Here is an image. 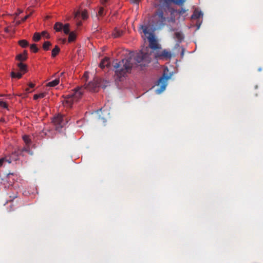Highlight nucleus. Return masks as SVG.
<instances>
[{"label": "nucleus", "mask_w": 263, "mask_h": 263, "mask_svg": "<svg viewBox=\"0 0 263 263\" xmlns=\"http://www.w3.org/2000/svg\"><path fill=\"white\" fill-rule=\"evenodd\" d=\"M11 76L13 78H17V79H20L22 77V74L20 72H15L14 71H12L11 73Z\"/></svg>", "instance_id": "obj_23"}, {"label": "nucleus", "mask_w": 263, "mask_h": 263, "mask_svg": "<svg viewBox=\"0 0 263 263\" xmlns=\"http://www.w3.org/2000/svg\"><path fill=\"white\" fill-rule=\"evenodd\" d=\"M20 13H21V11L18 12V13L20 14Z\"/></svg>", "instance_id": "obj_48"}, {"label": "nucleus", "mask_w": 263, "mask_h": 263, "mask_svg": "<svg viewBox=\"0 0 263 263\" xmlns=\"http://www.w3.org/2000/svg\"><path fill=\"white\" fill-rule=\"evenodd\" d=\"M18 44L23 48H25L29 45L28 42L25 40H20Z\"/></svg>", "instance_id": "obj_18"}, {"label": "nucleus", "mask_w": 263, "mask_h": 263, "mask_svg": "<svg viewBox=\"0 0 263 263\" xmlns=\"http://www.w3.org/2000/svg\"><path fill=\"white\" fill-rule=\"evenodd\" d=\"M135 61L139 64L141 67H145L149 64L152 60L151 54L148 53H144L140 51L133 55Z\"/></svg>", "instance_id": "obj_4"}, {"label": "nucleus", "mask_w": 263, "mask_h": 263, "mask_svg": "<svg viewBox=\"0 0 263 263\" xmlns=\"http://www.w3.org/2000/svg\"><path fill=\"white\" fill-rule=\"evenodd\" d=\"M81 16L83 20H86L88 17L87 12L86 10H84L81 13Z\"/></svg>", "instance_id": "obj_30"}, {"label": "nucleus", "mask_w": 263, "mask_h": 263, "mask_svg": "<svg viewBox=\"0 0 263 263\" xmlns=\"http://www.w3.org/2000/svg\"><path fill=\"white\" fill-rule=\"evenodd\" d=\"M132 57L126 59H123L119 62L114 63V67L116 74L119 78L124 77L127 72L133 67Z\"/></svg>", "instance_id": "obj_3"}, {"label": "nucleus", "mask_w": 263, "mask_h": 263, "mask_svg": "<svg viewBox=\"0 0 263 263\" xmlns=\"http://www.w3.org/2000/svg\"><path fill=\"white\" fill-rule=\"evenodd\" d=\"M63 25L62 23L57 22L54 26V29L56 30V31H61L63 29Z\"/></svg>", "instance_id": "obj_16"}, {"label": "nucleus", "mask_w": 263, "mask_h": 263, "mask_svg": "<svg viewBox=\"0 0 263 263\" xmlns=\"http://www.w3.org/2000/svg\"><path fill=\"white\" fill-rule=\"evenodd\" d=\"M80 15V12H77V13H76L74 14V18H77V17H78L79 15Z\"/></svg>", "instance_id": "obj_38"}, {"label": "nucleus", "mask_w": 263, "mask_h": 263, "mask_svg": "<svg viewBox=\"0 0 263 263\" xmlns=\"http://www.w3.org/2000/svg\"><path fill=\"white\" fill-rule=\"evenodd\" d=\"M69 37H68V42H71L75 40L76 38V35L75 33L73 32H70L69 34Z\"/></svg>", "instance_id": "obj_19"}, {"label": "nucleus", "mask_w": 263, "mask_h": 263, "mask_svg": "<svg viewBox=\"0 0 263 263\" xmlns=\"http://www.w3.org/2000/svg\"><path fill=\"white\" fill-rule=\"evenodd\" d=\"M18 150L20 152V154L23 156V152H30L29 145H27V146L25 147L22 149H18Z\"/></svg>", "instance_id": "obj_26"}, {"label": "nucleus", "mask_w": 263, "mask_h": 263, "mask_svg": "<svg viewBox=\"0 0 263 263\" xmlns=\"http://www.w3.org/2000/svg\"><path fill=\"white\" fill-rule=\"evenodd\" d=\"M175 37L179 43H181L184 38L183 35L181 32H175Z\"/></svg>", "instance_id": "obj_13"}, {"label": "nucleus", "mask_w": 263, "mask_h": 263, "mask_svg": "<svg viewBox=\"0 0 263 263\" xmlns=\"http://www.w3.org/2000/svg\"><path fill=\"white\" fill-rule=\"evenodd\" d=\"M30 49L32 52H33L34 53L37 52L39 50V49H38L36 45L35 44H33L30 45Z\"/></svg>", "instance_id": "obj_28"}, {"label": "nucleus", "mask_w": 263, "mask_h": 263, "mask_svg": "<svg viewBox=\"0 0 263 263\" xmlns=\"http://www.w3.org/2000/svg\"><path fill=\"white\" fill-rule=\"evenodd\" d=\"M46 95V92H42L40 93L39 94H35L33 96V99L34 100H37L39 98H44Z\"/></svg>", "instance_id": "obj_21"}, {"label": "nucleus", "mask_w": 263, "mask_h": 263, "mask_svg": "<svg viewBox=\"0 0 263 263\" xmlns=\"http://www.w3.org/2000/svg\"><path fill=\"white\" fill-rule=\"evenodd\" d=\"M186 10L185 9L181 8L180 9H179L177 11V12L179 15H183L184 13L186 12Z\"/></svg>", "instance_id": "obj_31"}, {"label": "nucleus", "mask_w": 263, "mask_h": 263, "mask_svg": "<svg viewBox=\"0 0 263 263\" xmlns=\"http://www.w3.org/2000/svg\"><path fill=\"white\" fill-rule=\"evenodd\" d=\"M3 179L0 177V184H3Z\"/></svg>", "instance_id": "obj_43"}, {"label": "nucleus", "mask_w": 263, "mask_h": 263, "mask_svg": "<svg viewBox=\"0 0 263 263\" xmlns=\"http://www.w3.org/2000/svg\"><path fill=\"white\" fill-rule=\"evenodd\" d=\"M3 159H5V162H7L8 163H10L12 161H13L9 156L4 157Z\"/></svg>", "instance_id": "obj_32"}, {"label": "nucleus", "mask_w": 263, "mask_h": 263, "mask_svg": "<svg viewBox=\"0 0 263 263\" xmlns=\"http://www.w3.org/2000/svg\"><path fill=\"white\" fill-rule=\"evenodd\" d=\"M123 33V32L122 30L116 28L112 33V35L114 36V37L117 38L122 36Z\"/></svg>", "instance_id": "obj_11"}, {"label": "nucleus", "mask_w": 263, "mask_h": 263, "mask_svg": "<svg viewBox=\"0 0 263 263\" xmlns=\"http://www.w3.org/2000/svg\"><path fill=\"white\" fill-rule=\"evenodd\" d=\"M63 29L64 32L66 34H68L70 33L69 24H66L64 26H63Z\"/></svg>", "instance_id": "obj_24"}, {"label": "nucleus", "mask_w": 263, "mask_h": 263, "mask_svg": "<svg viewBox=\"0 0 263 263\" xmlns=\"http://www.w3.org/2000/svg\"><path fill=\"white\" fill-rule=\"evenodd\" d=\"M60 83V79L59 78L55 79L53 81H52L47 84V86L48 87H54L58 85Z\"/></svg>", "instance_id": "obj_14"}, {"label": "nucleus", "mask_w": 263, "mask_h": 263, "mask_svg": "<svg viewBox=\"0 0 263 263\" xmlns=\"http://www.w3.org/2000/svg\"><path fill=\"white\" fill-rule=\"evenodd\" d=\"M77 25H78V26H80V25H81V22H78V23H77Z\"/></svg>", "instance_id": "obj_46"}, {"label": "nucleus", "mask_w": 263, "mask_h": 263, "mask_svg": "<svg viewBox=\"0 0 263 263\" xmlns=\"http://www.w3.org/2000/svg\"><path fill=\"white\" fill-rule=\"evenodd\" d=\"M108 1V0H102V4H105V3H107Z\"/></svg>", "instance_id": "obj_41"}, {"label": "nucleus", "mask_w": 263, "mask_h": 263, "mask_svg": "<svg viewBox=\"0 0 263 263\" xmlns=\"http://www.w3.org/2000/svg\"><path fill=\"white\" fill-rule=\"evenodd\" d=\"M29 87L30 88H33V87H34V84H33V83H29Z\"/></svg>", "instance_id": "obj_39"}, {"label": "nucleus", "mask_w": 263, "mask_h": 263, "mask_svg": "<svg viewBox=\"0 0 263 263\" xmlns=\"http://www.w3.org/2000/svg\"><path fill=\"white\" fill-rule=\"evenodd\" d=\"M140 0H130V2L133 4L138 5Z\"/></svg>", "instance_id": "obj_34"}, {"label": "nucleus", "mask_w": 263, "mask_h": 263, "mask_svg": "<svg viewBox=\"0 0 263 263\" xmlns=\"http://www.w3.org/2000/svg\"><path fill=\"white\" fill-rule=\"evenodd\" d=\"M169 79V77L165 76V74L163 75L157 81V85L159 87L155 90L157 94H160L166 88L167 85V81Z\"/></svg>", "instance_id": "obj_6"}, {"label": "nucleus", "mask_w": 263, "mask_h": 263, "mask_svg": "<svg viewBox=\"0 0 263 263\" xmlns=\"http://www.w3.org/2000/svg\"><path fill=\"white\" fill-rule=\"evenodd\" d=\"M17 66L19 68L20 70L24 72H26L27 71V65L20 62L17 64Z\"/></svg>", "instance_id": "obj_15"}, {"label": "nucleus", "mask_w": 263, "mask_h": 263, "mask_svg": "<svg viewBox=\"0 0 263 263\" xmlns=\"http://www.w3.org/2000/svg\"><path fill=\"white\" fill-rule=\"evenodd\" d=\"M186 1V0H185V2Z\"/></svg>", "instance_id": "obj_50"}, {"label": "nucleus", "mask_w": 263, "mask_h": 263, "mask_svg": "<svg viewBox=\"0 0 263 263\" xmlns=\"http://www.w3.org/2000/svg\"><path fill=\"white\" fill-rule=\"evenodd\" d=\"M100 86L99 80L94 79L86 85L85 87H78L72 90L68 95H65L63 103L67 107H71L74 102L78 101L82 96L84 89H87L90 91H95Z\"/></svg>", "instance_id": "obj_2"}, {"label": "nucleus", "mask_w": 263, "mask_h": 263, "mask_svg": "<svg viewBox=\"0 0 263 263\" xmlns=\"http://www.w3.org/2000/svg\"><path fill=\"white\" fill-rule=\"evenodd\" d=\"M20 13H21V11L18 12V13L20 14Z\"/></svg>", "instance_id": "obj_49"}, {"label": "nucleus", "mask_w": 263, "mask_h": 263, "mask_svg": "<svg viewBox=\"0 0 263 263\" xmlns=\"http://www.w3.org/2000/svg\"><path fill=\"white\" fill-rule=\"evenodd\" d=\"M51 45V44L49 41H46L44 43L43 45V48L44 50L47 51L49 49L50 46Z\"/></svg>", "instance_id": "obj_20"}, {"label": "nucleus", "mask_w": 263, "mask_h": 263, "mask_svg": "<svg viewBox=\"0 0 263 263\" xmlns=\"http://www.w3.org/2000/svg\"><path fill=\"white\" fill-rule=\"evenodd\" d=\"M5 162V159L1 158L0 159V167L3 165V163Z\"/></svg>", "instance_id": "obj_37"}, {"label": "nucleus", "mask_w": 263, "mask_h": 263, "mask_svg": "<svg viewBox=\"0 0 263 263\" xmlns=\"http://www.w3.org/2000/svg\"><path fill=\"white\" fill-rule=\"evenodd\" d=\"M22 54H24V55H26L27 57V52L26 50H24Z\"/></svg>", "instance_id": "obj_42"}, {"label": "nucleus", "mask_w": 263, "mask_h": 263, "mask_svg": "<svg viewBox=\"0 0 263 263\" xmlns=\"http://www.w3.org/2000/svg\"><path fill=\"white\" fill-rule=\"evenodd\" d=\"M159 57L164 58L167 59H170L172 58V55L170 51L166 49H164L161 52V54L159 55Z\"/></svg>", "instance_id": "obj_8"}, {"label": "nucleus", "mask_w": 263, "mask_h": 263, "mask_svg": "<svg viewBox=\"0 0 263 263\" xmlns=\"http://www.w3.org/2000/svg\"><path fill=\"white\" fill-rule=\"evenodd\" d=\"M20 155H22L20 154V152L18 150V149L16 151H14L13 152L9 157L13 160V161H16L18 159V157Z\"/></svg>", "instance_id": "obj_10"}, {"label": "nucleus", "mask_w": 263, "mask_h": 263, "mask_svg": "<svg viewBox=\"0 0 263 263\" xmlns=\"http://www.w3.org/2000/svg\"><path fill=\"white\" fill-rule=\"evenodd\" d=\"M30 155H33V152H31L30 150V152H28Z\"/></svg>", "instance_id": "obj_45"}, {"label": "nucleus", "mask_w": 263, "mask_h": 263, "mask_svg": "<svg viewBox=\"0 0 263 263\" xmlns=\"http://www.w3.org/2000/svg\"><path fill=\"white\" fill-rule=\"evenodd\" d=\"M30 14H28V15H27L26 16H25L24 17H23L22 18V21L23 22L25 21L30 16Z\"/></svg>", "instance_id": "obj_36"}, {"label": "nucleus", "mask_w": 263, "mask_h": 263, "mask_svg": "<svg viewBox=\"0 0 263 263\" xmlns=\"http://www.w3.org/2000/svg\"><path fill=\"white\" fill-rule=\"evenodd\" d=\"M185 3V0H159V5L157 11L152 17V25L155 29H160L166 24L168 19L166 15L167 13L173 14L176 10L171 7L172 3L182 6Z\"/></svg>", "instance_id": "obj_1"}, {"label": "nucleus", "mask_w": 263, "mask_h": 263, "mask_svg": "<svg viewBox=\"0 0 263 263\" xmlns=\"http://www.w3.org/2000/svg\"><path fill=\"white\" fill-rule=\"evenodd\" d=\"M60 50V48L58 46H55V47L52 50L51 56L55 57L59 53Z\"/></svg>", "instance_id": "obj_17"}, {"label": "nucleus", "mask_w": 263, "mask_h": 263, "mask_svg": "<svg viewBox=\"0 0 263 263\" xmlns=\"http://www.w3.org/2000/svg\"><path fill=\"white\" fill-rule=\"evenodd\" d=\"M63 74H64V72H62V73H61V74H60V76H63Z\"/></svg>", "instance_id": "obj_47"}, {"label": "nucleus", "mask_w": 263, "mask_h": 263, "mask_svg": "<svg viewBox=\"0 0 263 263\" xmlns=\"http://www.w3.org/2000/svg\"><path fill=\"white\" fill-rule=\"evenodd\" d=\"M23 139L24 141L25 142L26 144L27 145H29L31 143V140L29 138V137L27 135H24L23 136Z\"/></svg>", "instance_id": "obj_25"}, {"label": "nucleus", "mask_w": 263, "mask_h": 263, "mask_svg": "<svg viewBox=\"0 0 263 263\" xmlns=\"http://www.w3.org/2000/svg\"><path fill=\"white\" fill-rule=\"evenodd\" d=\"M141 29L143 30V32L145 35L149 34V36L148 37L149 41V46L152 49L156 50L159 48V45L157 43L156 40L155 39L152 33H149L148 30V28L145 26H142Z\"/></svg>", "instance_id": "obj_5"}, {"label": "nucleus", "mask_w": 263, "mask_h": 263, "mask_svg": "<svg viewBox=\"0 0 263 263\" xmlns=\"http://www.w3.org/2000/svg\"><path fill=\"white\" fill-rule=\"evenodd\" d=\"M26 91L27 92H30V91H29V88H26Z\"/></svg>", "instance_id": "obj_44"}, {"label": "nucleus", "mask_w": 263, "mask_h": 263, "mask_svg": "<svg viewBox=\"0 0 263 263\" xmlns=\"http://www.w3.org/2000/svg\"><path fill=\"white\" fill-rule=\"evenodd\" d=\"M0 107L3 108L8 109V104L6 102L0 101Z\"/></svg>", "instance_id": "obj_29"}, {"label": "nucleus", "mask_w": 263, "mask_h": 263, "mask_svg": "<svg viewBox=\"0 0 263 263\" xmlns=\"http://www.w3.org/2000/svg\"><path fill=\"white\" fill-rule=\"evenodd\" d=\"M52 122L57 130H60L65 124V120L61 115H58L57 116L54 117L53 118Z\"/></svg>", "instance_id": "obj_7"}, {"label": "nucleus", "mask_w": 263, "mask_h": 263, "mask_svg": "<svg viewBox=\"0 0 263 263\" xmlns=\"http://www.w3.org/2000/svg\"><path fill=\"white\" fill-rule=\"evenodd\" d=\"M41 39V35L38 32L34 33L33 36V40L34 42H38Z\"/></svg>", "instance_id": "obj_27"}, {"label": "nucleus", "mask_w": 263, "mask_h": 263, "mask_svg": "<svg viewBox=\"0 0 263 263\" xmlns=\"http://www.w3.org/2000/svg\"><path fill=\"white\" fill-rule=\"evenodd\" d=\"M27 57L23 54H19L16 57V59L17 60L20 61H25L27 59Z\"/></svg>", "instance_id": "obj_22"}, {"label": "nucleus", "mask_w": 263, "mask_h": 263, "mask_svg": "<svg viewBox=\"0 0 263 263\" xmlns=\"http://www.w3.org/2000/svg\"><path fill=\"white\" fill-rule=\"evenodd\" d=\"M109 59L108 58L106 57L101 61L99 66L101 68H104L105 67H109Z\"/></svg>", "instance_id": "obj_9"}, {"label": "nucleus", "mask_w": 263, "mask_h": 263, "mask_svg": "<svg viewBox=\"0 0 263 263\" xmlns=\"http://www.w3.org/2000/svg\"><path fill=\"white\" fill-rule=\"evenodd\" d=\"M0 121L1 122H3V123H5L6 122L5 119L4 118H1L0 119Z\"/></svg>", "instance_id": "obj_40"}, {"label": "nucleus", "mask_w": 263, "mask_h": 263, "mask_svg": "<svg viewBox=\"0 0 263 263\" xmlns=\"http://www.w3.org/2000/svg\"><path fill=\"white\" fill-rule=\"evenodd\" d=\"M203 15V14L201 11H199L197 9L195 10L193 14H192L191 18L192 19H198Z\"/></svg>", "instance_id": "obj_12"}, {"label": "nucleus", "mask_w": 263, "mask_h": 263, "mask_svg": "<svg viewBox=\"0 0 263 263\" xmlns=\"http://www.w3.org/2000/svg\"><path fill=\"white\" fill-rule=\"evenodd\" d=\"M98 15L100 16H102L104 15L103 8H102V7L100 8L99 12H98Z\"/></svg>", "instance_id": "obj_33"}, {"label": "nucleus", "mask_w": 263, "mask_h": 263, "mask_svg": "<svg viewBox=\"0 0 263 263\" xmlns=\"http://www.w3.org/2000/svg\"><path fill=\"white\" fill-rule=\"evenodd\" d=\"M45 34H47V36H46V37H47V39H49V38L50 37L49 35L47 34V32L46 31H43V32H42V35H45Z\"/></svg>", "instance_id": "obj_35"}]
</instances>
